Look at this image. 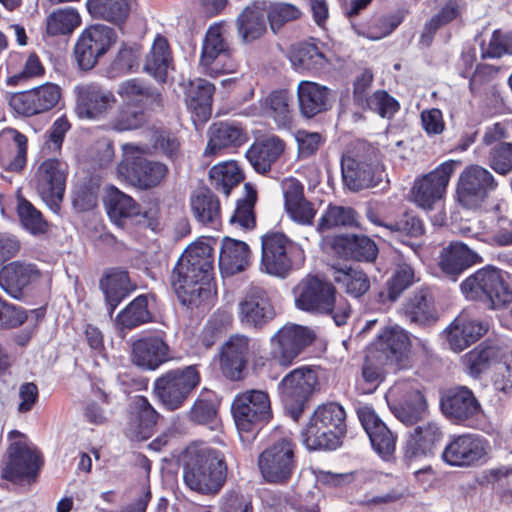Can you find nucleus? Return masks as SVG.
Listing matches in <instances>:
<instances>
[{"mask_svg": "<svg viewBox=\"0 0 512 512\" xmlns=\"http://www.w3.org/2000/svg\"><path fill=\"white\" fill-rule=\"evenodd\" d=\"M213 270V248L208 243L198 241L185 249L171 275V284L183 305L198 307L211 297Z\"/></svg>", "mask_w": 512, "mask_h": 512, "instance_id": "nucleus-1", "label": "nucleus"}, {"mask_svg": "<svg viewBox=\"0 0 512 512\" xmlns=\"http://www.w3.org/2000/svg\"><path fill=\"white\" fill-rule=\"evenodd\" d=\"M183 482L201 495L219 493L227 478L224 454L204 443H192L182 453Z\"/></svg>", "mask_w": 512, "mask_h": 512, "instance_id": "nucleus-2", "label": "nucleus"}, {"mask_svg": "<svg viewBox=\"0 0 512 512\" xmlns=\"http://www.w3.org/2000/svg\"><path fill=\"white\" fill-rule=\"evenodd\" d=\"M345 420L341 405L330 402L318 406L302 434L304 445L309 450L336 449L346 433Z\"/></svg>", "mask_w": 512, "mask_h": 512, "instance_id": "nucleus-3", "label": "nucleus"}, {"mask_svg": "<svg viewBox=\"0 0 512 512\" xmlns=\"http://www.w3.org/2000/svg\"><path fill=\"white\" fill-rule=\"evenodd\" d=\"M231 410L241 441L248 445L272 417L270 399L262 390H247L234 398Z\"/></svg>", "mask_w": 512, "mask_h": 512, "instance_id": "nucleus-4", "label": "nucleus"}, {"mask_svg": "<svg viewBox=\"0 0 512 512\" xmlns=\"http://www.w3.org/2000/svg\"><path fill=\"white\" fill-rule=\"evenodd\" d=\"M460 289L467 300L482 302L492 309L512 302V289L502 271L494 267L477 270L460 284Z\"/></svg>", "mask_w": 512, "mask_h": 512, "instance_id": "nucleus-5", "label": "nucleus"}, {"mask_svg": "<svg viewBox=\"0 0 512 512\" xmlns=\"http://www.w3.org/2000/svg\"><path fill=\"white\" fill-rule=\"evenodd\" d=\"M296 444L289 437L272 442L258 456L262 478L270 484L288 482L297 468Z\"/></svg>", "mask_w": 512, "mask_h": 512, "instance_id": "nucleus-6", "label": "nucleus"}, {"mask_svg": "<svg viewBox=\"0 0 512 512\" xmlns=\"http://www.w3.org/2000/svg\"><path fill=\"white\" fill-rule=\"evenodd\" d=\"M200 380L196 365L169 370L156 379L154 392L167 410L174 411L184 405Z\"/></svg>", "mask_w": 512, "mask_h": 512, "instance_id": "nucleus-7", "label": "nucleus"}, {"mask_svg": "<svg viewBox=\"0 0 512 512\" xmlns=\"http://www.w3.org/2000/svg\"><path fill=\"white\" fill-rule=\"evenodd\" d=\"M13 440L7 449V462L1 471V477L11 482L34 479L42 465L36 448L17 430L9 432Z\"/></svg>", "mask_w": 512, "mask_h": 512, "instance_id": "nucleus-8", "label": "nucleus"}, {"mask_svg": "<svg viewBox=\"0 0 512 512\" xmlns=\"http://www.w3.org/2000/svg\"><path fill=\"white\" fill-rule=\"evenodd\" d=\"M497 185V181L488 169L476 164L469 165L463 169L457 180V202L466 209H479Z\"/></svg>", "mask_w": 512, "mask_h": 512, "instance_id": "nucleus-9", "label": "nucleus"}, {"mask_svg": "<svg viewBox=\"0 0 512 512\" xmlns=\"http://www.w3.org/2000/svg\"><path fill=\"white\" fill-rule=\"evenodd\" d=\"M317 383L316 372L305 366L292 370L279 383L281 399L294 420L301 416Z\"/></svg>", "mask_w": 512, "mask_h": 512, "instance_id": "nucleus-10", "label": "nucleus"}, {"mask_svg": "<svg viewBox=\"0 0 512 512\" xmlns=\"http://www.w3.org/2000/svg\"><path fill=\"white\" fill-rule=\"evenodd\" d=\"M232 49L224 37L220 24L210 26L204 36L199 57L201 73L217 77L234 71L235 65L231 59Z\"/></svg>", "mask_w": 512, "mask_h": 512, "instance_id": "nucleus-11", "label": "nucleus"}, {"mask_svg": "<svg viewBox=\"0 0 512 512\" xmlns=\"http://www.w3.org/2000/svg\"><path fill=\"white\" fill-rule=\"evenodd\" d=\"M295 254L302 250L283 233H269L262 237L260 269L278 278H286L293 267Z\"/></svg>", "mask_w": 512, "mask_h": 512, "instance_id": "nucleus-12", "label": "nucleus"}, {"mask_svg": "<svg viewBox=\"0 0 512 512\" xmlns=\"http://www.w3.org/2000/svg\"><path fill=\"white\" fill-rule=\"evenodd\" d=\"M459 161L448 160L438 165L431 172L415 179L411 189L413 201L425 210H431L435 203L446 194L451 176Z\"/></svg>", "mask_w": 512, "mask_h": 512, "instance_id": "nucleus-13", "label": "nucleus"}, {"mask_svg": "<svg viewBox=\"0 0 512 512\" xmlns=\"http://www.w3.org/2000/svg\"><path fill=\"white\" fill-rule=\"evenodd\" d=\"M115 41V31L106 25L96 24L86 28L74 47V56L80 69H92Z\"/></svg>", "mask_w": 512, "mask_h": 512, "instance_id": "nucleus-14", "label": "nucleus"}, {"mask_svg": "<svg viewBox=\"0 0 512 512\" xmlns=\"http://www.w3.org/2000/svg\"><path fill=\"white\" fill-rule=\"evenodd\" d=\"M389 406L394 416L410 426L423 420L427 414V403L423 394L411 382L395 383L388 391Z\"/></svg>", "mask_w": 512, "mask_h": 512, "instance_id": "nucleus-15", "label": "nucleus"}, {"mask_svg": "<svg viewBox=\"0 0 512 512\" xmlns=\"http://www.w3.org/2000/svg\"><path fill=\"white\" fill-rule=\"evenodd\" d=\"M68 166L64 161L49 158L40 163L35 172V188L41 199L54 211L62 201Z\"/></svg>", "mask_w": 512, "mask_h": 512, "instance_id": "nucleus-16", "label": "nucleus"}, {"mask_svg": "<svg viewBox=\"0 0 512 512\" xmlns=\"http://www.w3.org/2000/svg\"><path fill=\"white\" fill-rule=\"evenodd\" d=\"M315 339L314 332L301 325L286 324L271 338V357L281 365L288 366Z\"/></svg>", "mask_w": 512, "mask_h": 512, "instance_id": "nucleus-17", "label": "nucleus"}, {"mask_svg": "<svg viewBox=\"0 0 512 512\" xmlns=\"http://www.w3.org/2000/svg\"><path fill=\"white\" fill-rule=\"evenodd\" d=\"M75 111L79 118L89 120L102 119L117 102L113 91L97 82L77 85Z\"/></svg>", "mask_w": 512, "mask_h": 512, "instance_id": "nucleus-18", "label": "nucleus"}, {"mask_svg": "<svg viewBox=\"0 0 512 512\" xmlns=\"http://www.w3.org/2000/svg\"><path fill=\"white\" fill-rule=\"evenodd\" d=\"M295 306L311 314L328 313L335 287L315 276L303 278L293 289Z\"/></svg>", "mask_w": 512, "mask_h": 512, "instance_id": "nucleus-19", "label": "nucleus"}, {"mask_svg": "<svg viewBox=\"0 0 512 512\" xmlns=\"http://www.w3.org/2000/svg\"><path fill=\"white\" fill-rule=\"evenodd\" d=\"M411 341L408 333L398 325L385 327L371 345L370 359H377L398 369L407 358Z\"/></svg>", "mask_w": 512, "mask_h": 512, "instance_id": "nucleus-20", "label": "nucleus"}, {"mask_svg": "<svg viewBox=\"0 0 512 512\" xmlns=\"http://www.w3.org/2000/svg\"><path fill=\"white\" fill-rule=\"evenodd\" d=\"M238 317L247 327L260 329L275 317L268 293L259 286H251L238 303Z\"/></svg>", "mask_w": 512, "mask_h": 512, "instance_id": "nucleus-21", "label": "nucleus"}, {"mask_svg": "<svg viewBox=\"0 0 512 512\" xmlns=\"http://www.w3.org/2000/svg\"><path fill=\"white\" fill-rule=\"evenodd\" d=\"M342 176L350 190L358 191L376 186L382 176L378 160L362 156L344 155L341 160Z\"/></svg>", "mask_w": 512, "mask_h": 512, "instance_id": "nucleus-22", "label": "nucleus"}, {"mask_svg": "<svg viewBox=\"0 0 512 512\" xmlns=\"http://www.w3.org/2000/svg\"><path fill=\"white\" fill-rule=\"evenodd\" d=\"M61 98V88L47 82L33 89L16 94L11 104L18 113L33 116L54 108Z\"/></svg>", "mask_w": 512, "mask_h": 512, "instance_id": "nucleus-23", "label": "nucleus"}, {"mask_svg": "<svg viewBox=\"0 0 512 512\" xmlns=\"http://www.w3.org/2000/svg\"><path fill=\"white\" fill-rule=\"evenodd\" d=\"M357 414L373 449L383 459H389L395 451L396 437L394 434L371 407H360Z\"/></svg>", "mask_w": 512, "mask_h": 512, "instance_id": "nucleus-24", "label": "nucleus"}, {"mask_svg": "<svg viewBox=\"0 0 512 512\" xmlns=\"http://www.w3.org/2000/svg\"><path fill=\"white\" fill-rule=\"evenodd\" d=\"M486 454L485 442L472 434L453 438L445 447L442 458L451 466L467 467L481 460Z\"/></svg>", "mask_w": 512, "mask_h": 512, "instance_id": "nucleus-25", "label": "nucleus"}, {"mask_svg": "<svg viewBox=\"0 0 512 512\" xmlns=\"http://www.w3.org/2000/svg\"><path fill=\"white\" fill-rule=\"evenodd\" d=\"M27 137L14 128L0 132V165L10 172H20L27 163Z\"/></svg>", "mask_w": 512, "mask_h": 512, "instance_id": "nucleus-26", "label": "nucleus"}, {"mask_svg": "<svg viewBox=\"0 0 512 512\" xmlns=\"http://www.w3.org/2000/svg\"><path fill=\"white\" fill-rule=\"evenodd\" d=\"M250 339L245 335L231 336L221 348L220 365L223 374L231 380H239L248 363Z\"/></svg>", "mask_w": 512, "mask_h": 512, "instance_id": "nucleus-27", "label": "nucleus"}, {"mask_svg": "<svg viewBox=\"0 0 512 512\" xmlns=\"http://www.w3.org/2000/svg\"><path fill=\"white\" fill-rule=\"evenodd\" d=\"M443 413L457 421L475 417L481 412V406L473 392L465 386H458L445 391L440 399Z\"/></svg>", "mask_w": 512, "mask_h": 512, "instance_id": "nucleus-28", "label": "nucleus"}, {"mask_svg": "<svg viewBox=\"0 0 512 512\" xmlns=\"http://www.w3.org/2000/svg\"><path fill=\"white\" fill-rule=\"evenodd\" d=\"M118 174L127 178L133 185L141 189H149L159 185L167 176L168 168L158 161L138 159L133 162L131 170L127 163L121 162L117 167Z\"/></svg>", "mask_w": 512, "mask_h": 512, "instance_id": "nucleus-29", "label": "nucleus"}, {"mask_svg": "<svg viewBox=\"0 0 512 512\" xmlns=\"http://www.w3.org/2000/svg\"><path fill=\"white\" fill-rule=\"evenodd\" d=\"M480 261V256L466 244L452 241L440 252L438 265L446 276L455 281L464 270Z\"/></svg>", "mask_w": 512, "mask_h": 512, "instance_id": "nucleus-30", "label": "nucleus"}, {"mask_svg": "<svg viewBox=\"0 0 512 512\" xmlns=\"http://www.w3.org/2000/svg\"><path fill=\"white\" fill-rule=\"evenodd\" d=\"M39 277L34 264L14 261L0 270V287L11 297L21 299L24 289Z\"/></svg>", "mask_w": 512, "mask_h": 512, "instance_id": "nucleus-31", "label": "nucleus"}, {"mask_svg": "<svg viewBox=\"0 0 512 512\" xmlns=\"http://www.w3.org/2000/svg\"><path fill=\"white\" fill-rule=\"evenodd\" d=\"M487 327L480 321L473 319L467 313L459 314L445 330L446 339L450 348L461 352L476 342Z\"/></svg>", "mask_w": 512, "mask_h": 512, "instance_id": "nucleus-32", "label": "nucleus"}, {"mask_svg": "<svg viewBox=\"0 0 512 512\" xmlns=\"http://www.w3.org/2000/svg\"><path fill=\"white\" fill-rule=\"evenodd\" d=\"M169 346L159 336H150L133 343V362L144 369L155 370L169 360Z\"/></svg>", "mask_w": 512, "mask_h": 512, "instance_id": "nucleus-33", "label": "nucleus"}, {"mask_svg": "<svg viewBox=\"0 0 512 512\" xmlns=\"http://www.w3.org/2000/svg\"><path fill=\"white\" fill-rule=\"evenodd\" d=\"M103 202L110 220L121 228L141 214L140 206L135 200L115 186L106 189Z\"/></svg>", "mask_w": 512, "mask_h": 512, "instance_id": "nucleus-34", "label": "nucleus"}, {"mask_svg": "<svg viewBox=\"0 0 512 512\" xmlns=\"http://www.w3.org/2000/svg\"><path fill=\"white\" fill-rule=\"evenodd\" d=\"M158 413L147 398L136 396L132 404L131 419L127 428V435L136 441L148 439L152 434Z\"/></svg>", "mask_w": 512, "mask_h": 512, "instance_id": "nucleus-35", "label": "nucleus"}, {"mask_svg": "<svg viewBox=\"0 0 512 512\" xmlns=\"http://www.w3.org/2000/svg\"><path fill=\"white\" fill-rule=\"evenodd\" d=\"M265 9L259 4L246 6L237 16V35L244 44L260 39L267 31Z\"/></svg>", "mask_w": 512, "mask_h": 512, "instance_id": "nucleus-36", "label": "nucleus"}, {"mask_svg": "<svg viewBox=\"0 0 512 512\" xmlns=\"http://www.w3.org/2000/svg\"><path fill=\"white\" fill-rule=\"evenodd\" d=\"M442 436V431L436 422L428 421L416 426L407 441V456L422 457L433 454Z\"/></svg>", "mask_w": 512, "mask_h": 512, "instance_id": "nucleus-37", "label": "nucleus"}, {"mask_svg": "<svg viewBox=\"0 0 512 512\" xmlns=\"http://www.w3.org/2000/svg\"><path fill=\"white\" fill-rule=\"evenodd\" d=\"M285 148L284 142L270 136L256 141L246 152V158L259 173H266L271 165L280 157Z\"/></svg>", "mask_w": 512, "mask_h": 512, "instance_id": "nucleus-38", "label": "nucleus"}, {"mask_svg": "<svg viewBox=\"0 0 512 512\" xmlns=\"http://www.w3.org/2000/svg\"><path fill=\"white\" fill-rule=\"evenodd\" d=\"M209 134L205 155H215L221 149L238 147L246 142L243 128L233 122L215 123L210 127Z\"/></svg>", "mask_w": 512, "mask_h": 512, "instance_id": "nucleus-39", "label": "nucleus"}, {"mask_svg": "<svg viewBox=\"0 0 512 512\" xmlns=\"http://www.w3.org/2000/svg\"><path fill=\"white\" fill-rule=\"evenodd\" d=\"M100 288L105 295L108 313L111 316L120 302L135 289V285L130 282L126 271L113 269L101 278Z\"/></svg>", "mask_w": 512, "mask_h": 512, "instance_id": "nucleus-40", "label": "nucleus"}, {"mask_svg": "<svg viewBox=\"0 0 512 512\" xmlns=\"http://www.w3.org/2000/svg\"><path fill=\"white\" fill-rule=\"evenodd\" d=\"M328 89L311 81L298 84L297 96L299 108L303 116L312 118L328 109Z\"/></svg>", "mask_w": 512, "mask_h": 512, "instance_id": "nucleus-41", "label": "nucleus"}, {"mask_svg": "<svg viewBox=\"0 0 512 512\" xmlns=\"http://www.w3.org/2000/svg\"><path fill=\"white\" fill-rule=\"evenodd\" d=\"M249 255L250 249L245 242L224 238L219 255L220 270L230 275L244 270L248 265Z\"/></svg>", "mask_w": 512, "mask_h": 512, "instance_id": "nucleus-42", "label": "nucleus"}, {"mask_svg": "<svg viewBox=\"0 0 512 512\" xmlns=\"http://www.w3.org/2000/svg\"><path fill=\"white\" fill-rule=\"evenodd\" d=\"M190 207L195 218L203 224H217L221 209L219 199L209 189L201 188L190 196Z\"/></svg>", "mask_w": 512, "mask_h": 512, "instance_id": "nucleus-43", "label": "nucleus"}, {"mask_svg": "<svg viewBox=\"0 0 512 512\" xmlns=\"http://www.w3.org/2000/svg\"><path fill=\"white\" fill-rule=\"evenodd\" d=\"M214 90V85L205 79L198 78L190 83L186 103L201 121L208 120L211 115Z\"/></svg>", "mask_w": 512, "mask_h": 512, "instance_id": "nucleus-44", "label": "nucleus"}, {"mask_svg": "<svg viewBox=\"0 0 512 512\" xmlns=\"http://www.w3.org/2000/svg\"><path fill=\"white\" fill-rule=\"evenodd\" d=\"M117 92L124 103H131L135 106L161 104L160 93L140 79L123 81L119 84Z\"/></svg>", "mask_w": 512, "mask_h": 512, "instance_id": "nucleus-45", "label": "nucleus"}, {"mask_svg": "<svg viewBox=\"0 0 512 512\" xmlns=\"http://www.w3.org/2000/svg\"><path fill=\"white\" fill-rule=\"evenodd\" d=\"M331 275L333 280L352 297L358 298L370 288L367 274L357 267H332Z\"/></svg>", "mask_w": 512, "mask_h": 512, "instance_id": "nucleus-46", "label": "nucleus"}, {"mask_svg": "<svg viewBox=\"0 0 512 512\" xmlns=\"http://www.w3.org/2000/svg\"><path fill=\"white\" fill-rule=\"evenodd\" d=\"M172 57L168 41L163 36H157L150 52L146 56L144 70L158 81H165Z\"/></svg>", "mask_w": 512, "mask_h": 512, "instance_id": "nucleus-47", "label": "nucleus"}, {"mask_svg": "<svg viewBox=\"0 0 512 512\" xmlns=\"http://www.w3.org/2000/svg\"><path fill=\"white\" fill-rule=\"evenodd\" d=\"M336 245L342 248L345 257L357 261L372 262L378 255L376 243L364 235L339 237L336 240Z\"/></svg>", "mask_w": 512, "mask_h": 512, "instance_id": "nucleus-48", "label": "nucleus"}, {"mask_svg": "<svg viewBox=\"0 0 512 512\" xmlns=\"http://www.w3.org/2000/svg\"><path fill=\"white\" fill-rule=\"evenodd\" d=\"M86 5L94 18L114 24L123 23L130 12V0H87Z\"/></svg>", "mask_w": 512, "mask_h": 512, "instance_id": "nucleus-49", "label": "nucleus"}, {"mask_svg": "<svg viewBox=\"0 0 512 512\" xmlns=\"http://www.w3.org/2000/svg\"><path fill=\"white\" fill-rule=\"evenodd\" d=\"M209 177L214 189L226 196L244 179L235 161H225L214 165L209 171Z\"/></svg>", "mask_w": 512, "mask_h": 512, "instance_id": "nucleus-50", "label": "nucleus"}, {"mask_svg": "<svg viewBox=\"0 0 512 512\" xmlns=\"http://www.w3.org/2000/svg\"><path fill=\"white\" fill-rule=\"evenodd\" d=\"M403 314L410 323L420 326L436 320L431 297L424 291L415 293L407 300L403 305Z\"/></svg>", "mask_w": 512, "mask_h": 512, "instance_id": "nucleus-51", "label": "nucleus"}, {"mask_svg": "<svg viewBox=\"0 0 512 512\" xmlns=\"http://www.w3.org/2000/svg\"><path fill=\"white\" fill-rule=\"evenodd\" d=\"M291 98L286 90L272 91L263 100V109L274 119L279 127H287L291 123Z\"/></svg>", "mask_w": 512, "mask_h": 512, "instance_id": "nucleus-52", "label": "nucleus"}, {"mask_svg": "<svg viewBox=\"0 0 512 512\" xmlns=\"http://www.w3.org/2000/svg\"><path fill=\"white\" fill-rule=\"evenodd\" d=\"M146 121V114L141 108L123 102L110 119L109 125L117 132H126L141 128Z\"/></svg>", "mask_w": 512, "mask_h": 512, "instance_id": "nucleus-53", "label": "nucleus"}, {"mask_svg": "<svg viewBox=\"0 0 512 512\" xmlns=\"http://www.w3.org/2000/svg\"><path fill=\"white\" fill-rule=\"evenodd\" d=\"M81 24V17L73 8L53 11L46 19V32L50 36L71 34Z\"/></svg>", "mask_w": 512, "mask_h": 512, "instance_id": "nucleus-54", "label": "nucleus"}, {"mask_svg": "<svg viewBox=\"0 0 512 512\" xmlns=\"http://www.w3.org/2000/svg\"><path fill=\"white\" fill-rule=\"evenodd\" d=\"M461 12L460 0H448L441 10L434 15L424 26L420 41L424 45H430L436 31L456 19Z\"/></svg>", "mask_w": 512, "mask_h": 512, "instance_id": "nucleus-55", "label": "nucleus"}, {"mask_svg": "<svg viewBox=\"0 0 512 512\" xmlns=\"http://www.w3.org/2000/svg\"><path fill=\"white\" fill-rule=\"evenodd\" d=\"M151 320L148 310V296L139 295L117 316V324L132 329Z\"/></svg>", "mask_w": 512, "mask_h": 512, "instance_id": "nucleus-56", "label": "nucleus"}, {"mask_svg": "<svg viewBox=\"0 0 512 512\" xmlns=\"http://www.w3.org/2000/svg\"><path fill=\"white\" fill-rule=\"evenodd\" d=\"M502 348L496 345H479L466 354L465 361L473 376H478L491 365L498 363Z\"/></svg>", "mask_w": 512, "mask_h": 512, "instance_id": "nucleus-57", "label": "nucleus"}, {"mask_svg": "<svg viewBox=\"0 0 512 512\" xmlns=\"http://www.w3.org/2000/svg\"><path fill=\"white\" fill-rule=\"evenodd\" d=\"M257 200V192L250 183L244 185V196L237 200L234 213L230 217L231 224H238L243 228H251L255 224L254 205Z\"/></svg>", "mask_w": 512, "mask_h": 512, "instance_id": "nucleus-58", "label": "nucleus"}, {"mask_svg": "<svg viewBox=\"0 0 512 512\" xmlns=\"http://www.w3.org/2000/svg\"><path fill=\"white\" fill-rule=\"evenodd\" d=\"M356 224L355 211L350 207L329 205L322 213L317 231L322 233L338 227H351Z\"/></svg>", "mask_w": 512, "mask_h": 512, "instance_id": "nucleus-59", "label": "nucleus"}, {"mask_svg": "<svg viewBox=\"0 0 512 512\" xmlns=\"http://www.w3.org/2000/svg\"><path fill=\"white\" fill-rule=\"evenodd\" d=\"M424 232L422 221L411 213H404L399 219L385 225V235L405 242V237H418Z\"/></svg>", "mask_w": 512, "mask_h": 512, "instance_id": "nucleus-60", "label": "nucleus"}, {"mask_svg": "<svg viewBox=\"0 0 512 512\" xmlns=\"http://www.w3.org/2000/svg\"><path fill=\"white\" fill-rule=\"evenodd\" d=\"M271 30L276 33L286 23L294 21L301 16L300 9L291 3L273 2L265 10Z\"/></svg>", "mask_w": 512, "mask_h": 512, "instance_id": "nucleus-61", "label": "nucleus"}, {"mask_svg": "<svg viewBox=\"0 0 512 512\" xmlns=\"http://www.w3.org/2000/svg\"><path fill=\"white\" fill-rule=\"evenodd\" d=\"M217 415V407L213 395L209 391H202L188 411V419L195 424H208Z\"/></svg>", "mask_w": 512, "mask_h": 512, "instance_id": "nucleus-62", "label": "nucleus"}, {"mask_svg": "<svg viewBox=\"0 0 512 512\" xmlns=\"http://www.w3.org/2000/svg\"><path fill=\"white\" fill-rule=\"evenodd\" d=\"M93 395L95 399L87 403L84 409V416L91 424L103 425L111 415V411L104 407V405L107 406L109 404L108 395L101 388L94 389Z\"/></svg>", "mask_w": 512, "mask_h": 512, "instance_id": "nucleus-63", "label": "nucleus"}, {"mask_svg": "<svg viewBox=\"0 0 512 512\" xmlns=\"http://www.w3.org/2000/svg\"><path fill=\"white\" fill-rule=\"evenodd\" d=\"M295 67L305 70H318L325 63L324 55L313 44H301L292 55Z\"/></svg>", "mask_w": 512, "mask_h": 512, "instance_id": "nucleus-64", "label": "nucleus"}]
</instances>
